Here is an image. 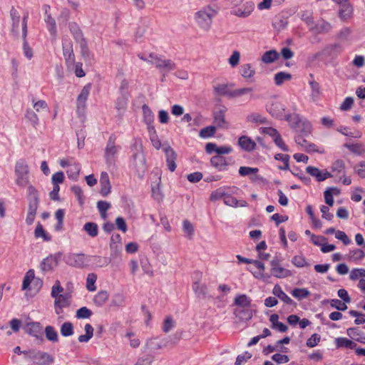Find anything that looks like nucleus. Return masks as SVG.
Masks as SVG:
<instances>
[{
  "mask_svg": "<svg viewBox=\"0 0 365 365\" xmlns=\"http://www.w3.org/2000/svg\"><path fill=\"white\" fill-rule=\"evenodd\" d=\"M217 15V11L210 5L202 7L194 16L197 26L204 31H208L212 24L213 18Z\"/></svg>",
  "mask_w": 365,
  "mask_h": 365,
  "instance_id": "obj_1",
  "label": "nucleus"
},
{
  "mask_svg": "<svg viewBox=\"0 0 365 365\" xmlns=\"http://www.w3.org/2000/svg\"><path fill=\"white\" fill-rule=\"evenodd\" d=\"M15 182L18 186L24 187L29 182V168L25 160L20 159L15 164Z\"/></svg>",
  "mask_w": 365,
  "mask_h": 365,
  "instance_id": "obj_2",
  "label": "nucleus"
},
{
  "mask_svg": "<svg viewBox=\"0 0 365 365\" xmlns=\"http://www.w3.org/2000/svg\"><path fill=\"white\" fill-rule=\"evenodd\" d=\"M284 119L289 123L290 126L297 131L302 132L304 135L309 134L312 131L311 123L302 120L299 114L292 113L284 115Z\"/></svg>",
  "mask_w": 365,
  "mask_h": 365,
  "instance_id": "obj_3",
  "label": "nucleus"
},
{
  "mask_svg": "<svg viewBox=\"0 0 365 365\" xmlns=\"http://www.w3.org/2000/svg\"><path fill=\"white\" fill-rule=\"evenodd\" d=\"M23 354L26 355L28 359L36 365H50L54 362V358L52 355L42 351L31 349L24 351Z\"/></svg>",
  "mask_w": 365,
  "mask_h": 365,
  "instance_id": "obj_4",
  "label": "nucleus"
},
{
  "mask_svg": "<svg viewBox=\"0 0 365 365\" xmlns=\"http://www.w3.org/2000/svg\"><path fill=\"white\" fill-rule=\"evenodd\" d=\"M61 167L67 168L66 173L68 178L76 180L79 176L81 169V164L78 163L73 158L68 157L59 160Z\"/></svg>",
  "mask_w": 365,
  "mask_h": 365,
  "instance_id": "obj_5",
  "label": "nucleus"
},
{
  "mask_svg": "<svg viewBox=\"0 0 365 365\" xmlns=\"http://www.w3.org/2000/svg\"><path fill=\"white\" fill-rule=\"evenodd\" d=\"M65 262L73 267L84 268L91 261V257L83 253H68L64 257Z\"/></svg>",
  "mask_w": 365,
  "mask_h": 365,
  "instance_id": "obj_6",
  "label": "nucleus"
},
{
  "mask_svg": "<svg viewBox=\"0 0 365 365\" xmlns=\"http://www.w3.org/2000/svg\"><path fill=\"white\" fill-rule=\"evenodd\" d=\"M68 27L73 38L79 44L83 55L88 53V43L80 26L76 23L71 22L69 24Z\"/></svg>",
  "mask_w": 365,
  "mask_h": 365,
  "instance_id": "obj_7",
  "label": "nucleus"
},
{
  "mask_svg": "<svg viewBox=\"0 0 365 365\" xmlns=\"http://www.w3.org/2000/svg\"><path fill=\"white\" fill-rule=\"evenodd\" d=\"M149 58L151 59L150 63L155 65L160 70L171 71L176 68V64L172 60L165 59L161 55L150 53Z\"/></svg>",
  "mask_w": 365,
  "mask_h": 365,
  "instance_id": "obj_8",
  "label": "nucleus"
},
{
  "mask_svg": "<svg viewBox=\"0 0 365 365\" xmlns=\"http://www.w3.org/2000/svg\"><path fill=\"white\" fill-rule=\"evenodd\" d=\"M116 137L114 134L109 136L105 148L104 158L106 164L110 165L115 162V156L118 153L120 146L115 145Z\"/></svg>",
  "mask_w": 365,
  "mask_h": 365,
  "instance_id": "obj_9",
  "label": "nucleus"
},
{
  "mask_svg": "<svg viewBox=\"0 0 365 365\" xmlns=\"http://www.w3.org/2000/svg\"><path fill=\"white\" fill-rule=\"evenodd\" d=\"M71 297V292H66L53 297L54 299V310L57 315H61L63 312V309L70 306Z\"/></svg>",
  "mask_w": 365,
  "mask_h": 365,
  "instance_id": "obj_10",
  "label": "nucleus"
},
{
  "mask_svg": "<svg viewBox=\"0 0 365 365\" xmlns=\"http://www.w3.org/2000/svg\"><path fill=\"white\" fill-rule=\"evenodd\" d=\"M267 111L274 118H281L284 115V106L276 98L272 99L266 105Z\"/></svg>",
  "mask_w": 365,
  "mask_h": 365,
  "instance_id": "obj_11",
  "label": "nucleus"
},
{
  "mask_svg": "<svg viewBox=\"0 0 365 365\" xmlns=\"http://www.w3.org/2000/svg\"><path fill=\"white\" fill-rule=\"evenodd\" d=\"M62 257L61 252H56L53 255H50L43 259L40 264V268L43 272H48L52 271L58 264V262Z\"/></svg>",
  "mask_w": 365,
  "mask_h": 365,
  "instance_id": "obj_12",
  "label": "nucleus"
},
{
  "mask_svg": "<svg viewBox=\"0 0 365 365\" xmlns=\"http://www.w3.org/2000/svg\"><path fill=\"white\" fill-rule=\"evenodd\" d=\"M270 266L271 274L276 278L282 279L292 275V272L289 269L283 267L278 259H272L270 262Z\"/></svg>",
  "mask_w": 365,
  "mask_h": 365,
  "instance_id": "obj_13",
  "label": "nucleus"
},
{
  "mask_svg": "<svg viewBox=\"0 0 365 365\" xmlns=\"http://www.w3.org/2000/svg\"><path fill=\"white\" fill-rule=\"evenodd\" d=\"M252 1H246L241 6H232L231 14L240 18H247L251 15L255 9Z\"/></svg>",
  "mask_w": 365,
  "mask_h": 365,
  "instance_id": "obj_14",
  "label": "nucleus"
},
{
  "mask_svg": "<svg viewBox=\"0 0 365 365\" xmlns=\"http://www.w3.org/2000/svg\"><path fill=\"white\" fill-rule=\"evenodd\" d=\"M307 24L309 26V29L317 34H326L331 31L332 26L330 23L322 19L314 25L313 21L309 18L306 20Z\"/></svg>",
  "mask_w": 365,
  "mask_h": 365,
  "instance_id": "obj_15",
  "label": "nucleus"
},
{
  "mask_svg": "<svg viewBox=\"0 0 365 365\" xmlns=\"http://www.w3.org/2000/svg\"><path fill=\"white\" fill-rule=\"evenodd\" d=\"M306 172L312 177L314 178L318 182H322L333 177V175L328 170H320L312 165H309L306 168Z\"/></svg>",
  "mask_w": 365,
  "mask_h": 365,
  "instance_id": "obj_16",
  "label": "nucleus"
},
{
  "mask_svg": "<svg viewBox=\"0 0 365 365\" xmlns=\"http://www.w3.org/2000/svg\"><path fill=\"white\" fill-rule=\"evenodd\" d=\"M26 333L36 339L43 338V328L40 322L27 323L24 327Z\"/></svg>",
  "mask_w": 365,
  "mask_h": 365,
  "instance_id": "obj_17",
  "label": "nucleus"
},
{
  "mask_svg": "<svg viewBox=\"0 0 365 365\" xmlns=\"http://www.w3.org/2000/svg\"><path fill=\"white\" fill-rule=\"evenodd\" d=\"M91 89V85L90 83L86 84L82 88L76 101L78 111H80L81 110H83L86 108V101L88 100V98L89 96Z\"/></svg>",
  "mask_w": 365,
  "mask_h": 365,
  "instance_id": "obj_18",
  "label": "nucleus"
},
{
  "mask_svg": "<svg viewBox=\"0 0 365 365\" xmlns=\"http://www.w3.org/2000/svg\"><path fill=\"white\" fill-rule=\"evenodd\" d=\"M231 159L225 158L222 155H215L211 158L210 163L212 167L218 171H224L227 169V166L230 163Z\"/></svg>",
  "mask_w": 365,
  "mask_h": 365,
  "instance_id": "obj_19",
  "label": "nucleus"
},
{
  "mask_svg": "<svg viewBox=\"0 0 365 365\" xmlns=\"http://www.w3.org/2000/svg\"><path fill=\"white\" fill-rule=\"evenodd\" d=\"M164 152L166 157V163L168 168L170 172L175 171L177 165L175 163V160L177 158V155L175 152L171 148L170 146H168L164 148Z\"/></svg>",
  "mask_w": 365,
  "mask_h": 365,
  "instance_id": "obj_20",
  "label": "nucleus"
},
{
  "mask_svg": "<svg viewBox=\"0 0 365 365\" xmlns=\"http://www.w3.org/2000/svg\"><path fill=\"white\" fill-rule=\"evenodd\" d=\"M251 264H253L257 269V271L252 272L254 277L257 279H261L264 281H267L269 278V275L264 273L265 267L263 262L259 260L252 259Z\"/></svg>",
  "mask_w": 365,
  "mask_h": 365,
  "instance_id": "obj_21",
  "label": "nucleus"
},
{
  "mask_svg": "<svg viewBox=\"0 0 365 365\" xmlns=\"http://www.w3.org/2000/svg\"><path fill=\"white\" fill-rule=\"evenodd\" d=\"M238 145L243 150L247 152L253 151L257 146L256 143L247 135H242L239 138Z\"/></svg>",
  "mask_w": 365,
  "mask_h": 365,
  "instance_id": "obj_22",
  "label": "nucleus"
},
{
  "mask_svg": "<svg viewBox=\"0 0 365 365\" xmlns=\"http://www.w3.org/2000/svg\"><path fill=\"white\" fill-rule=\"evenodd\" d=\"M101 191L103 197L107 196L110 192L111 185L108 174L106 172H102L100 178Z\"/></svg>",
  "mask_w": 365,
  "mask_h": 365,
  "instance_id": "obj_23",
  "label": "nucleus"
},
{
  "mask_svg": "<svg viewBox=\"0 0 365 365\" xmlns=\"http://www.w3.org/2000/svg\"><path fill=\"white\" fill-rule=\"evenodd\" d=\"M334 344L336 349L346 348L350 349H355L357 346L355 342L346 337L336 338L334 339Z\"/></svg>",
  "mask_w": 365,
  "mask_h": 365,
  "instance_id": "obj_24",
  "label": "nucleus"
},
{
  "mask_svg": "<svg viewBox=\"0 0 365 365\" xmlns=\"http://www.w3.org/2000/svg\"><path fill=\"white\" fill-rule=\"evenodd\" d=\"M225 112L226 108H222L214 112L213 118L214 123L218 128H226V120H225Z\"/></svg>",
  "mask_w": 365,
  "mask_h": 365,
  "instance_id": "obj_25",
  "label": "nucleus"
},
{
  "mask_svg": "<svg viewBox=\"0 0 365 365\" xmlns=\"http://www.w3.org/2000/svg\"><path fill=\"white\" fill-rule=\"evenodd\" d=\"M345 162L343 160L338 159L331 163L330 166V173L333 175V176L342 175L345 173Z\"/></svg>",
  "mask_w": 365,
  "mask_h": 365,
  "instance_id": "obj_26",
  "label": "nucleus"
},
{
  "mask_svg": "<svg viewBox=\"0 0 365 365\" xmlns=\"http://www.w3.org/2000/svg\"><path fill=\"white\" fill-rule=\"evenodd\" d=\"M272 294L287 304H293V300L282 290L279 284L274 285Z\"/></svg>",
  "mask_w": 365,
  "mask_h": 365,
  "instance_id": "obj_27",
  "label": "nucleus"
},
{
  "mask_svg": "<svg viewBox=\"0 0 365 365\" xmlns=\"http://www.w3.org/2000/svg\"><path fill=\"white\" fill-rule=\"evenodd\" d=\"M246 121L247 123H256V124H268V120L266 117L263 116L259 113H251L246 117Z\"/></svg>",
  "mask_w": 365,
  "mask_h": 365,
  "instance_id": "obj_28",
  "label": "nucleus"
},
{
  "mask_svg": "<svg viewBox=\"0 0 365 365\" xmlns=\"http://www.w3.org/2000/svg\"><path fill=\"white\" fill-rule=\"evenodd\" d=\"M251 299L246 294H239L234 299V304L244 309H250L251 306Z\"/></svg>",
  "mask_w": 365,
  "mask_h": 365,
  "instance_id": "obj_29",
  "label": "nucleus"
},
{
  "mask_svg": "<svg viewBox=\"0 0 365 365\" xmlns=\"http://www.w3.org/2000/svg\"><path fill=\"white\" fill-rule=\"evenodd\" d=\"M347 335L352 339L362 344H365V336L363 333L356 327H351L346 329Z\"/></svg>",
  "mask_w": 365,
  "mask_h": 365,
  "instance_id": "obj_30",
  "label": "nucleus"
},
{
  "mask_svg": "<svg viewBox=\"0 0 365 365\" xmlns=\"http://www.w3.org/2000/svg\"><path fill=\"white\" fill-rule=\"evenodd\" d=\"M353 14V8L349 4H344L339 11V16L342 21H348Z\"/></svg>",
  "mask_w": 365,
  "mask_h": 365,
  "instance_id": "obj_31",
  "label": "nucleus"
},
{
  "mask_svg": "<svg viewBox=\"0 0 365 365\" xmlns=\"http://www.w3.org/2000/svg\"><path fill=\"white\" fill-rule=\"evenodd\" d=\"M121 240V236L118 233L113 234L110 237V249L115 254L120 250Z\"/></svg>",
  "mask_w": 365,
  "mask_h": 365,
  "instance_id": "obj_32",
  "label": "nucleus"
},
{
  "mask_svg": "<svg viewBox=\"0 0 365 365\" xmlns=\"http://www.w3.org/2000/svg\"><path fill=\"white\" fill-rule=\"evenodd\" d=\"M340 193V190L335 187H331L326 190L324 192V200L325 202L329 206H333L334 205V198L333 194L339 195Z\"/></svg>",
  "mask_w": 365,
  "mask_h": 365,
  "instance_id": "obj_33",
  "label": "nucleus"
},
{
  "mask_svg": "<svg viewBox=\"0 0 365 365\" xmlns=\"http://www.w3.org/2000/svg\"><path fill=\"white\" fill-rule=\"evenodd\" d=\"M344 147L355 155H363L365 154V146L361 143H346Z\"/></svg>",
  "mask_w": 365,
  "mask_h": 365,
  "instance_id": "obj_34",
  "label": "nucleus"
},
{
  "mask_svg": "<svg viewBox=\"0 0 365 365\" xmlns=\"http://www.w3.org/2000/svg\"><path fill=\"white\" fill-rule=\"evenodd\" d=\"M192 289L197 297L205 298L207 294V285L197 282L193 283Z\"/></svg>",
  "mask_w": 365,
  "mask_h": 365,
  "instance_id": "obj_35",
  "label": "nucleus"
},
{
  "mask_svg": "<svg viewBox=\"0 0 365 365\" xmlns=\"http://www.w3.org/2000/svg\"><path fill=\"white\" fill-rule=\"evenodd\" d=\"M45 22L46 24L47 29L52 36H56L57 29L55 19L51 16V14H48L46 11Z\"/></svg>",
  "mask_w": 365,
  "mask_h": 365,
  "instance_id": "obj_36",
  "label": "nucleus"
},
{
  "mask_svg": "<svg viewBox=\"0 0 365 365\" xmlns=\"http://www.w3.org/2000/svg\"><path fill=\"white\" fill-rule=\"evenodd\" d=\"M108 297L109 294L107 291H100L94 296L93 302L96 305L101 307L108 301Z\"/></svg>",
  "mask_w": 365,
  "mask_h": 365,
  "instance_id": "obj_37",
  "label": "nucleus"
},
{
  "mask_svg": "<svg viewBox=\"0 0 365 365\" xmlns=\"http://www.w3.org/2000/svg\"><path fill=\"white\" fill-rule=\"evenodd\" d=\"M86 334L80 335L78 340L81 343L88 342L93 335V328L90 324H86L84 327Z\"/></svg>",
  "mask_w": 365,
  "mask_h": 365,
  "instance_id": "obj_38",
  "label": "nucleus"
},
{
  "mask_svg": "<svg viewBox=\"0 0 365 365\" xmlns=\"http://www.w3.org/2000/svg\"><path fill=\"white\" fill-rule=\"evenodd\" d=\"M63 53L66 62L69 61H73L74 54L73 52L72 44L70 42H68L67 43L66 42L63 43Z\"/></svg>",
  "mask_w": 365,
  "mask_h": 365,
  "instance_id": "obj_39",
  "label": "nucleus"
},
{
  "mask_svg": "<svg viewBox=\"0 0 365 365\" xmlns=\"http://www.w3.org/2000/svg\"><path fill=\"white\" fill-rule=\"evenodd\" d=\"M34 235L36 238L41 237L46 242L51 240V235H49L48 233L45 232L42 225L40 222H38L36 227Z\"/></svg>",
  "mask_w": 365,
  "mask_h": 365,
  "instance_id": "obj_40",
  "label": "nucleus"
},
{
  "mask_svg": "<svg viewBox=\"0 0 365 365\" xmlns=\"http://www.w3.org/2000/svg\"><path fill=\"white\" fill-rule=\"evenodd\" d=\"M279 57L278 53L275 50L266 51L262 56V61L264 63H271L274 62Z\"/></svg>",
  "mask_w": 365,
  "mask_h": 365,
  "instance_id": "obj_41",
  "label": "nucleus"
},
{
  "mask_svg": "<svg viewBox=\"0 0 365 365\" xmlns=\"http://www.w3.org/2000/svg\"><path fill=\"white\" fill-rule=\"evenodd\" d=\"M83 230L91 237H96L98 234V227L95 222H86L83 225Z\"/></svg>",
  "mask_w": 365,
  "mask_h": 365,
  "instance_id": "obj_42",
  "label": "nucleus"
},
{
  "mask_svg": "<svg viewBox=\"0 0 365 365\" xmlns=\"http://www.w3.org/2000/svg\"><path fill=\"white\" fill-rule=\"evenodd\" d=\"M240 73L242 76L245 78H250L255 76V70L252 68L251 64L246 63L241 66Z\"/></svg>",
  "mask_w": 365,
  "mask_h": 365,
  "instance_id": "obj_43",
  "label": "nucleus"
},
{
  "mask_svg": "<svg viewBox=\"0 0 365 365\" xmlns=\"http://www.w3.org/2000/svg\"><path fill=\"white\" fill-rule=\"evenodd\" d=\"M291 294L298 300H302L308 297L310 295V292L305 288H295L292 291Z\"/></svg>",
  "mask_w": 365,
  "mask_h": 365,
  "instance_id": "obj_44",
  "label": "nucleus"
},
{
  "mask_svg": "<svg viewBox=\"0 0 365 365\" xmlns=\"http://www.w3.org/2000/svg\"><path fill=\"white\" fill-rule=\"evenodd\" d=\"M234 314L241 320H249L252 318V312L250 309H236Z\"/></svg>",
  "mask_w": 365,
  "mask_h": 365,
  "instance_id": "obj_45",
  "label": "nucleus"
},
{
  "mask_svg": "<svg viewBox=\"0 0 365 365\" xmlns=\"http://www.w3.org/2000/svg\"><path fill=\"white\" fill-rule=\"evenodd\" d=\"M91 257L93 259V264L98 268L107 267L110 262V258L107 257L93 256Z\"/></svg>",
  "mask_w": 365,
  "mask_h": 365,
  "instance_id": "obj_46",
  "label": "nucleus"
},
{
  "mask_svg": "<svg viewBox=\"0 0 365 365\" xmlns=\"http://www.w3.org/2000/svg\"><path fill=\"white\" fill-rule=\"evenodd\" d=\"M292 75L284 72H278L274 75V83L277 86H281L285 81H289Z\"/></svg>",
  "mask_w": 365,
  "mask_h": 365,
  "instance_id": "obj_47",
  "label": "nucleus"
},
{
  "mask_svg": "<svg viewBox=\"0 0 365 365\" xmlns=\"http://www.w3.org/2000/svg\"><path fill=\"white\" fill-rule=\"evenodd\" d=\"M216 127L213 125L207 126L200 130L199 135L202 138H209L215 134Z\"/></svg>",
  "mask_w": 365,
  "mask_h": 365,
  "instance_id": "obj_48",
  "label": "nucleus"
},
{
  "mask_svg": "<svg viewBox=\"0 0 365 365\" xmlns=\"http://www.w3.org/2000/svg\"><path fill=\"white\" fill-rule=\"evenodd\" d=\"M274 159L280 160L283 163V166L279 167V169L287 170L289 168V155L287 154L277 153L274 155Z\"/></svg>",
  "mask_w": 365,
  "mask_h": 365,
  "instance_id": "obj_49",
  "label": "nucleus"
},
{
  "mask_svg": "<svg viewBox=\"0 0 365 365\" xmlns=\"http://www.w3.org/2000/svg\"><path fill=\"white\" fill-rule=\"evenodd\" d=\"M97 280V275L94 273H90L88 274L86 278V288L90 292H94L96 290L95 285Z\"/></svg>",
  "mask_w": 365,
  "mask_h": 365,
  "instance_id": "obj_50",
  "label": "nucleus"
},
{
  "mask_svg": "<svg viewBox=\"0 0 365 365\" xmlns=\"http://www.w3.org/2000/svg\"><path fill=\"white\" fill-rule=\"evenodd\" d=\"M45 334L46 339L51 341L56 342L58 340L57 331L51 326H47L45 328Z\"/></svg>",
  "mask_w": 365,
  "mask_h": 365,
  "instance_id": "obj_51",
  "label": "nucleus"
},
{
  "mask_svg": "<svg viewBox=\"0 0 365 365\" xmlns=\"http://www.w3.org/2000/svg\"><path fill=\"white\" fill-rule=\"evenodd\" d=\"M10 16L12 20L13 30L17 31L19 26L20 16L19 11L12 7L10 11Z\"/></svg>",
  "mask_w": 365,
  "mask_h": 365,
  "instance_id": "obj_52",
  "label": "nucleus"
},
{
  "mask_svg": "<svg viewBox=\"0 0 365 365\" xmlns=\"http://www.w3.org/2000/svg\"><path fill=\"white\" fill-rule=\"evenodd\" d=\"M365 257V252L360 249H355L351 250L349 253L348 257L350 260L357 261L364 259Z\"/></svg>",
  "mask_w": 365,
  "mask_h": 365,
  "instance_id": "obj_53",
  "label": "nucleus"
},
{
  "mask_svg": "<svg viewBox=\"0 0 365 365\" xmlns=\"http://www.w3.org/2000/svg\"><path fill=\"white\" fill-rule=\"evenodd\" d=\"M292 264L297 267H304L309 266L306 258L303 255H296L292 259Z\"/></svg>",
  "mask_w": 365,
  "mask_h": 365,
  "instance_id": "obj_54",
  "label": "nucleus"
},
{
  "mask_svg": "<svg viewBox=\"0 0 365 365\" xmlns=\"http://www.w3.org/2000/svg\"><path fill=\"white\" fill-rule=\"evenodd\" d=\"M34 278V271L33 269H29L26 275L24 276L23 283H22V289L26 290L29 288V286L31 283V281Z\"/></svg>",
  "mask_w": 365,
  "mask_h": 365,
  "instance_id": "obj_55",
  "label": "nucleus"
},
{
  "mask_svg": "<svg viewBox=\"0 0 365 365\" xmlns=\"http://www.w3.org/2000/svg\"><path fill=\"white\" fill-rule=\"evenodd\" d=\"M61 334L63 336L73 334V326L71 322H64L61 327Z\"/></svg>",
  "mask_w": 365,
  "mask_h": 365,
  "instance_id": "obj_56",
  "label": "nucleus"
},
{
  "mask_svg": "<svg viewBox=\"0 0 365 365\" xmlns=\"http://www.w3.org/2000/svg\"><path fill=\"white\" fill-rule=\"evenodd\" d=\"M183 230L185 233V236L188 239H192L194 234V227L192 224L187 220H185L182 222Z\"/></svg>",
  "mask_w": 365,
  "mask_h": 365,
  "instance_id": "obj_57",
  "label": "nucleus"
},
{
  "mask_svg": "<svg viewBox=\"0 0 365 365\" xmlns=\"http://www.w3.org/2000/svg\"><path fill=\"white\" fill-rule=\"evenodd\" d=\"M252 91H253L252 88H238V89H235L232 91H230V93H229V96L232 97V98H237V97L252 93Z\"/></svg>",
  "mask_w": 365,
  "mask_h": 365,
  "instance_id": "obj_58",
  "label": "nucleus"
},
{
  "mask_svg": "<svg viewBox=\"0 0 365 365\" xmlns=\"http://www.w3.org/2000/svg\"><path fill=\"white\" fill-rule=\"evenodd\" d=\"M143 112L144 120H145V123L148 125H150V123H152L154 120V115H153V112L151 111V110L150 109V108L148 106L144 105L143 106Z\"/></svg>",
  "mask_w": 365,
  "mask_h": 365,
  "instance_id": "obj_59",
  "label": "nucleus"
},
{
  "mask_svg": "<svg viewBox=\"0 0 365 365\" xmlns=\"http://www.w3.org/2000/svg\"><path fill=\"white\" fill-rule=\"evenodd\" d=\"M91 315L92 312L86 307H83L77 310L76 317L78 319H88Z\"/></svg>",
  "mask_w": 365,
  "mask_h": 365,
  "instance_id": "obj_60",
  "label": "nucleus"
},
{
  "mask_svg": "<svg viewBox=\"0 0 365 365\" xmlns=\"http://www.w3.org/2000/svg\"><path fill=\"white\" fill-rule=\"evenodd\" d=\"M252 356V354L245 351L242 354H240L237 356L235 363V365H243L245 364L251 357Z\"/></svg>",
  "mask_w": 365,
  "mask_h": 365,
  "instance_id": "obj_61",
  "label": "nucleus"
},
{
  "mask_svg": "<svg viewBox=\"0 0 365 365\" xmlns=\"http://www.w3.org/2000/svg\"><path fill=\"white\" fill-rule=\"evenodd\" d=\"M309 85L312 88L311 96L313 100H316L320 94V86L315 81H310Z\"/></svg>",
  "mask_w": 365,
  "mask_h": 365,
  "instance_id": "obj_62",
  "label": "nucleus"
},
{
  "mask_svg": "<svg viewBox=\"0 0 365 365\" xmlns=\"http://www.w3.org/2000/svg\"><path fill=\"white\" fill-rule=\"evenodd\" d=\"M335 237L341 241L344 245H348L351 242L350 238L344 231L337 230L335 232Z\"/></svg>",
  "mask_w": 365,
  "mask_h": 365,
  "instance_id": "obj_63",
  "label": "nucleus"
},
{
  "mask_svg": "<svg viewBox=\"0 0 365 365\" xmlns=\"http://www.w3.org/2000/svg\"><path fill=\"white\" fill-rule=\"evenodd\" d=\"M349 314L351 317H356V319L354 320V323L357 325L363 324L365 323V315L363 314L359 313L357 311L355 310H351L349 311Z\"/></svg>",
  "mask_w": 365,
  "mask_h": 365,
  "instance_id": "obj_64",
  "label": "nucleus"
}]
</instances>
